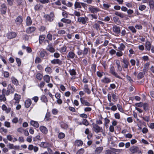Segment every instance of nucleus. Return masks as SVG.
Instances as JSON below:
<instances>
[{"mask_svg": "<svg viewBox=\"0 0 154 154\" xmlns=\"http://www.w3.org/2000/svg\"><path fill=\"white\" fill-rule=\"evenodd\" d=\"M130 151L132 153H137L139 154H141L142 152L139 148L136 146H133L129 149Z\"/></svg>", "mask_w": 154, "mask_h": 154, "instance_id": "nucleus-1", "label": "nucleus"}, {"mask_svg": "<svg viewBox=\"0 0 154 154\" xmlns=\"http://www.w3.org/2000/svg\"><path fill=\"white\" fill-rule=\"evenodd\" d=\"M44 17L46 21L51 22L54 20V13L51 12L49 14H46L44 15Z\"/></svg>", "mask_w": 154, "mask_h": 154, "instance_id": "nucleus-2", "label": "nucleus"}, {"mask_svg": "<svg viewBox=\"0 0 154 154\" xmlns=\"http://www.w3.org/2000/svg\"><path fill=\"white\" fill-rule=\"evenodd\" d=\"M14 88H13L11 85L9 84L8 86L7 91L6 90L5 94L6 95L8 96L11 93H14Z\"/></svg>", "mask_w": 154, "mask_h": 154, "instance_id": "nucleus-3", "label": "nucleus"}, {"mask_svg": "<svg viewBox=\"0 0 154 154\" xmlns=\"http://www.w3.org/2000/svg\"><path fill=\"white\" fill-rule=\"evenodd\" d=\"M88 9L91 13H96L100 11V10L99 8L91 5L89 6Z\"/></svg>", "mask_w": 154, "mask_h": 154, "instance_id": "nucleus-4", "label": "nucleus"}, {"mask_svg": "<svg viewBox=\"0 0 154 154\" xmlns=\"http://www.w3.org/2000/svg\"><path fill=\"white\" fill-rule=\"evenodd\" d=\"M88 20V18L86 17H79L78 18V21L83 24H85Z\"/></svg>", "mask_w": 154, "mask_h": 154, "instance_id": "nucleus-5", "label": "nucleus"}, {"mask_svg": "<svg viewBox=\"0 0 154 154\" xmlns=\"http://www.w3.org/2000/svg\"><path fill=\"white\" fill-rule=\"evenodd\" d=\"M118 152V149L111 148L110 149L106 150L105 152V154H116V152Z\"/></svg>", "mask_w": 154, "mask_h": 154, "instance_id": "nucleus-6", "label": "nucleus"}, {"mask_svg": "<svg viewBox=\"0 0 154 154\" xmlns=\"http://www.w3.org/2000/svg\"><path fill=\"white\" fill-rule=\"evenodd\" d=\"M110 72L115 77L119 79H122L121 77L115 71V69L113 66L111 67L110 68Z\"/></svg>", "mask_w": 154, "mask_h": 154, "instance_id": "nucleus-7", "label": "nucleus"}, {"mask_svg": "<svg viewBox=\"0 0 154 154\" xmlns=\"http://www.w3.org/2000/svg\"><path fill=\"white\" fill-rule=\"evenodd\" d=\"M93 128L94 131L97 133H98L100 132H101L103 131L102 128L99 126L97 124H94L93 125Z\"/></svg>", "mask_w": 154, "mask_h": 154, "instance_id": "nucleus-8", "label": "nucleus"}, {"mask_svg": "<svg viewBox=\"0 0 154 154\" xmlns=\"http://www.w3.org/2000/svg\"><path fill=\"white\" fill-rule=\"evenodd\" d=\"M6 91V89H3L2 91V94L0 95V102H5L6 100V98L5 96V92Z\"/></svg>", "mask_w": 154, "mask_h": 154, "instance_id": "nucleus-9", "label": "nucleus"}, {"mask_svg": "<svg viewBox=\"0 0 154 154\" xmlns=\"http://www.w3.org/2000/svg\"><path fill=\"white\" fill-rule=\"evenodd\" d=\"M28 149L30 151H32L33 150L34 152H36L38 151V148L36 146H34L33 145L30 144L28 146Z\"/></svg>", "mask_w": 154, "mask_h": 154, "instance_id": "nucleus-10", "label": "nucleus"}, {"mask_svg": "<svg viewBox=\"0 0 154 154\" xmlns=\"http://www.w3.org/2000/svg\"><path fill=\"white\" fill-rule=\"evenodd\" d=\"M17 36V34L14 32L9 33L7 35V37L8 38L11 39L15 38Z\"/></svg>", "mask_w": 154, "mask_h": 154, "instance_id": "nucleus-11", "label": "nucleus"}, {"mask_svg": "<svg viewBox=\"0 0 154 154\" xmlns=\"http://www.w3.org/2000/svg\"><path fill=\"white\" fill-rule=\"evenodd\" d=\"M2 109L3 110L5 111L7 113H9L11 110V108L10 107L7 108L6 106L3 104L2 105Z\"/></svg>", "mask_w": 154, "mask_h": 154, "instance_id": "nucleus-12", "label": "nucleus"}, {"mask_svg": "<svg viewBox=\"0 0 154 154\" xmlns=\"http://www.w3.org/2000/svg\"><path fill=\"white\" fill-rule=\"evenodd\" d=\"M75 53L72 51L69 52L67 56V57L68 60L70 59H73L75 57Z\"/></svg>", "mask_w": 154, "mask_h": 154, "instance_id": "nucleus-13", "label": "nucleus"}, {"mask_svg": "<svg viewBox=\"0 0 154 154\" xmlns=\"http://www.w3.org/2000/svg\"><path fill=\"white\" fill-rule=\"evenodd\" d=\"M35 30V28L34 27H30L26 29V32L28 34H30L34 31Z\"/></svg>", "mask_w": 154, "mask_h": 154, "instance_id": "nucleus-14", "label": "nucleus"}, {"mask_svg": "<svg viewBox=\"0 0 154 154\" xmlns=\"http://www.w3.org/2000/svg\"><path fill=\"white\" fill-rule=\"evenodd\" d=\"M39 129L44 134H46L48 133V129L43 126H41L40 127Z\"/></svg>", "mask_w": 154, "mask_h": 154, "instance_id": "nucleus-15", "label": "nucleus"}, {"mask_svg": "<svg viewBox=\"0 0 154 154\" xmlns=\"http://www.w3.org/2000/svg\"><path fill=\"white\" fill-rule=\"evenodd\" d=\"M113 30L116 34H119L120 32V29L119 27L116 26H114L113 27Z\"/></svg>", "mask_w": 154, "mask_h": 154, "instance_id": "nucleus-16", "label": "nucleus"}, {"mask_svg": "<svg viewBox=\"0 0 154 154\" xmlns=\"http://www.w3.org/2000/svg\"><path fill=\"white\" fill-rule=\"evenodd\" d=\"M122 62L124 64V65L123 66V69H124V68H127L128 67V65L129 64L128 60L126 59H123V60Z\"/></svg>", "mask_w": 154, "mask_h": 154, "instance_id": "nucleus-17", "label": "nucleus"}, {"mask_svg": "<svg viewBox=\"0 0 154 154\" xmlns=\"http://www.w3.org/2000/svg\"><path fill=\"white\" fill-rule=\"evenodd\" d=\"M80 100L81 103L82 104L87 106H89L90 105V103L87 101L84 100L82 97L80 98Z\"/></svg>", "mask_w": 154, "mask_h": 154, "instance_id": "nucleus-18", "label": "nucleus"}, {"mask_svg": "<svg viewBox=\"0 0 154 154\" xmlns=\"http://www.w3.org/2000/svg\"><path fill=\"white\" fill-rule=\"evenodd\" d=\"M32 103V101L30 99H29L26 100L25 103V105L26 107L29 108L31 105Z\"/></svg>", "mask_w": 154, "mask_h": 154, "instance_id": "nucleus-19", "label": "nucleus"}, {"mask_svg": "<svg viewBox=\"0 0 154 154\" xmlns=\"http://www.w3.org/2000/svg\"><path fill=\"white\" fill-rule=\"evenodd\" d=\"M103 146L99 147L97 148L95 150V153L96 154H99L100 153L103 149Z\"/></svg>", "mask_w": 154, "mask_h": 154, "instance_id": "nucleus-20", "label": "nucleus"}, {"mask_svg": "<svg viewBox=\"0 0 154 154\" xmlns=\"http://www.w3.org/2000/svg\"><path fill=\"white\" fill-rule=\"evenodd\" d=\"M101 81L103 83L108 84L111 82V80L108 78L105 77L101 79Z\"/></svg>", "mask_w": 154, "mask_h": 154, "instance_id": "nucleus-21", "label": "nucleus"}, {"mask_svg": "<svg viewBox=\"0 0 154 154\" xmlns=\"http://www.w3.org/2000/svg\"><path fill=\"white\" fill-rule=\"evenodd\" d=\"M51 63L53 64H58L60 65L62 63V61L58 59H54L51 60Z\"/></svg>", "mask_w": 154, "mask_h": 154, "instance_id": "nucleus-22", "label": "nucleus"}, {"mask_svg": "<svg viewBox=\"0 0 154 154\" xmlns=\"http://www.w3.org/2000/svg\"><path fill=\"white\" fill-rule=\"evenodd\" d=\"M20 98V96L17 94H15L14 98V100L16 101L15 103H18Z\"/></svg>", "mask_w": 154, "mask_h": 154, "instance_id": "nucleus-23", "label": "nucleus"}, {"mask_svg": "<svg viewBox=\"0 0 154 154\" xmlns=\"http://www.w3.org/2000/svg\"><path fill=\"white\" fill-rule=\"evenodd\" d=\"M8 148L10 149H19L18 146H15L13 144L9 143L8 145Z\"/></svg>", "mask_w": 154, "mask_h": 154, "instance_id": "nucleus-24", "label": "nucleus"}, {"mask_svg": "<svg viewBox=\"0 0 154 154\" xmlns=\"http://www.w3.org/2000/svg\"><path fill=\"white\" fill-rule=\"evenodd\" d=\"M30 124L35 128H38L39 126V125L37 122L33 120L31 121Z\"/></svg>", "mask_w": 154, "mask_h": 154, "instance_id": "nucleus-25", "label": "nucleus"}, {"mask_svg": "<svg viewBox=\"0 0 154 154\" xmlns=\"http://www.w3.org/2000/svg\"><path fill=\"white\" fill-rule=\"evenodd\" d=\"M32 20L31 18L28 16L26 19V24L28 26H30L32 23Z\"/></svg>", "mask_w": 154, "mask_h": 154, "instance_id": "nucleus-26", "label": "nucleus"}, {"mask_svg": "<svg viewBox=\"0 0 154 154\" xmlns=\"http://www.w3.org/2000/svg\"><path fill=\"white\" fill-rule=\"evenodd\" d=\"M84 91L85 92L87 93L88 94H89L91 93V91L88 88L87 85H85L84 87Z\"/></svg>", "mask_w": 154, "mask_h": 154, "instance_id": "nucleus-27", "label": "nucleus"}, {"mask_svg": "<svg viewBox=\"0 0 154 154\" xmlns=\"http://www.w3.org/2000/svg\"><path fill=\"white\" fill-rule=\"evenodd\" d=\"M22 17L20 16L17 17L15 20V22L17 24H20L22 22Z\"/></svg>", "mask_w": 154, "mask_h": 154, "instance_id": "nucleus-28", "label": "nucleus"}, {"mask_svg": "<svg viewBox=\"0 0 154 154\" xmlns=\"http://www.w3.org/2000/svg\"><path fill=\"white\" fill-rule=\"evenodd\" d=\"M47 49L51 53H53L54 52V49L53 48L52 45L49 44L47 47Z\"/></svg>", "mask_w": 154, "mask_h": 154, "instance_id": "nucleus-29", "label": "nucleus"}, {"mask_svg": "<svg viewBox=\"0 0 154 154\" xmlns=\"http://www.w3.org/2000/svg\"><path fill=\"white\" fill-rule=\"evenodd\" d=\"M89 51V48H85L82 51L83 56H85L87 55Z\"/></svg>", "mask_w": 154, "mask_h": 154, "instance_id": "nucleus-30", "label": "nucleus"}, {"mask_svg": "<svg viewBox=\"0 0 154 154\" xmlns=\"http://www.w3.org/2000/svg\"><path fill=\"white\" fill-rule=\"evenodd\" d=\"M43 79L44 81L47 83H49L50 81V77L48 75H45L43 77Z\"/></svg>", "mask_w": 154, "mask_h": 154, "instance_id": "nucleus-31", "label": "nucleus"}, {"mask_svg": "<svg viewBox=\"0 0 154 154\" xmlns=\"http://www.w3.org/2000/svg\"><path fill=\"white\" fill-rule=\"evenodd\" d=\"M12 82L13 84L16 85L18 84V82L17 80L14 77H12L11 78Z\"/></svg>", "mask_w": 154, "mask_h": 154, "instance_id": "nucleus-32", "label": "nucleus"}, {"mask_svg": "<svg viewBox=\"0 0 154 154\" xmlns=\"http://www.w3.org/2000/svg\"><path fill=\"white\" fill-rule=\"evenodd\" d=\"M61 21L64 23L67 24H70L71 23V20L63 18L61 19Z\"/></svg>", "mask_w": 154, "mask_h": 154, "instance_id": "nucleus-33", "label": "nucleus"}, {"mask_svg": "<svg viewBox=\"0 0 154 154\" xmlns=\"http://www.w3.org/2000/svg\"><path fill=\"white\" fill-rule=\"evenodd\" d=\"M81 8V3L77 2H75L74 3V8L75 9H76L77 8Z\"/></svg>", "mask_w": 154, "mask_h": 154, "instance_id": "nucleus-34", "label": "nucleus"}, {"mask_svg": "<svg viewBox=\"0 0 154 154\" xmlns=\"http://www.w3.org/2000/svg\"><path fill=\"white\" fill-rule=\"evenodd\" d=\"M45 71L46 72L49 74L51 73L52 72V69L49 66H47L45 68Z\"/></svg>", "mask_w": 154, "mask_h": 154, "instance_id": "nucleus-35", "label": "nucleus"}, {"mask_svg": "<svg viewBox=\"0 0 154 154\" xmlns=\"http://www.w3.org/2000/svg\"><path fill=\"white\" fill-rule=\"evenodd\" d=\"M151 47V43L149 42H146V45H145V47L146 49L149 51L150 50V49Z\"/></svg>", "mask_w": 154, "mask_h": 154, "instance_id": "nucleus-36", "label": "nucleus"}, {"mask_svg": "<svg viewBox=\"0 0 154 154\" xmlns=\"http://www.w3.org/2000/svg\"><path fill=\"white\" fill-rule=\"evenodd\" d=\"M75 145L77 146H80L83 144V142L81 140H77L75 142Z\"/></svg>", "mask_w": 154, "mask_h": 154, "instance_id": "nucleus-37", "label": "nucleus"}, {"mask_svg": "<svg viewBox=\"0 0 154 154\" xmlns=\"http://www.w3.org/2000/svg\"><path fill=\"white\" fill-rule=\"evenodd\" d=\"M60 126L62 128L64 129H66L68 127L67 125L63 122L60 123Z\"/></svg>", "mask_w": 154, "mask_h": 154, "instance_id": "nucleus-38", "label": "nucleus"}, {"mask_svg": "<svg viewBox=\"0 0 154 154\" xmlns=\"http://www.w3.org/2000/svg\"><path fill=\"white\" fill-rule=\"evenodd\" d=\"M125 48V46L123 43H121L119 45V47H118V49L119 50L122 51L124 50Z\"/></svg>", "mask_w": 154, "mask_h": 154, "instance_id": "nucleus-39", "label": "nucleus"}, {"mask_svg": "<svg viewBox=\"0 0 154 154\" xmlns=\"http://www.w3.org/2000/svg\"><path fill=\"white\" fill-rule=\"evenodd\" d=\"M42 60L38 57H36L35 60V63H41L42 62Z\"/></svg>", "mask_w": 154, "mask_h": 154, "instance_id": "nucleus-40", "label": "nucleus"}, {"mask_svg": "<svg viewBox=\"0 0 154 154\" xmlns=\"http://www.w3.org/2000/svg\"><path fill=\"white\" fill-rule=\"evenodd\" d=\"M69 72L71 75H75L76 74L75 70L73 69H70Z\"/></svg>", "mask_w": 154, "mask_h": 154, "instance_id": "nucleus-41", "label": "nucleus"}, {"mask_svg": "<svg viewBox=\"0 0 154 154\" xmlns=\"http://www.w3.org/2000/svg\"><path fill=\"white\" fill-rule=\"evenodd\" d=\"M45 38V35H40L39 37V42L41 44L44 40Z\"/></svg>", "mask_w": 154, "mask_h": 154, "instance_id": "nucleus-42", "label": "nucleus"}, {"mask_svg": "<svg viewBox=\"0 0 154 154\" xmlns=\"http://www.w3.org/2000/svg\"><path fill=\"white\" fill-rule=\"evenodd\" d=\"M36 77L37 79L40 80L42 79L43 77V75L41 74L38 73L36 74Z\"/></svg>", "mask_w": 154, "mask_h": 154, "instance_id": "nucleus-43", "label": "nucleus"}, {"mask_svg": "<svg viewBox=\"0 0 154 154\" xmlns=\"http://www.w3.org/2000/svg\"><path fill=\"white\" fill-rule=\"evenodd\" d=\"M94 28L96 29L97 30H99L100 29L99 25L97 23H95L93 26Z\"/></svg>", "mask_w": 154, "mask_h": 154, "instance_id": "nucleus-44", "label": "nucleus"}, {"mask_svg": "<svg viewBox=\"0 0 154 154\" xmlns=\"http://www.w3.org/2000/svg\"><path fill=\"white\" fill-rule=\"evenodd\" d=\"M8 132V130L6 129H5L4 127H2L0 128V132H4L6 134Z\"/></svg>", "mask_w": 154, "mask_h": 154, "instance_id": "nucleus-45", "label": "nucleus"}, {"mask_svg": "<svg viewBox=\"0 0 154 154\" xmlns=\"http://www.w3.org/2000/svg\"><path fill=\"white\" fill-rule=\"evenodd\" d=\"M65 135L63 133H60L58 135V137L60 139H62L64 137Z\"/></svg>", "mask_w": 154, "mask_h": 154, "instance_id": "nucleus-46", "label": "nucleus"}, {"mask_svg": "<svg viewBox=\"0 0 154 154\" xmlns=\"http://www.w3.org/2000/svg\"><path fill=\"white\" fill-rule=\"evenodd\" d=\"M146 8V6L144 5H140L139 7V10L142 11L144 10Z\"/></svg>", "mask_w": 154, "mask_h": 154, "instance_id": "nucleus-47", "label": "nucleus"}, {"mask_svg": "<svg viewBox=\"0 0 154 154\" xmlns=\"http://www.w3.org/2000/svg\"><path fill=\"white\" fill-rule=\"evenodd\" d=\"M67 49V47L66 46H64L62 47L60 50V51L61 53H63L65 52Z\"/></svg>", "mask_w": 154, "mask_h": 154, "instance_id": "nucleus-48", "label": "nucleus"}, {"mask_svg": "<svg viewBox=\"0 0 154 154\" xmlns=\"http://www.w3.org/2000/svg\"><path fill=\"white\" fill-rule=\"evenodd\" d=\"M128 28L133 33H135L136 32V30L135 28L133 26H130L128 27Z\"/></svg>", "mask_w": 154, "mask_h": 154, "instance_id": "nucleus-49", "label": "nucleus"}, {"mask_svg": "<svg viewBox=\"0 0 154 154\" xmlns=\"http://www.w3.org/2000/svg\"><path fill=\"white\" fill-rule=\"evenodd\" d=\"M41 146L44 148H46L48 146V144L47 143L45 142H42L41 144Z\"/></svg>", "mask_w": 154, "mask_h": 154, "instance_id": "nucleus-50", "label": "nucleus"}, {"mask_svg": "<svg viewBox=\"0 0 154 154\" xmlns=\"http://www.w3.org/2000/svg\"><path fill=\"white\" fill-rule=\"evenodd\" d=\"M149 4L151 8L154 7V1L153 0H151L149 1Z\"/></svg>", "mask_w": 154, "mask_h": 154, "instance_id": "nucleus-51", "label": "nucleus"}, {"mask_svg": "<svg viewBox=\"0 0 154 154\" xmlns=\"http://www.w3.org/2000/svg\"><path fill=\"white\" fill-rule=\"evenodd\" d=\"M115 14L121 18H123L124 17V15L123 14H122L120 12H116L115 13Z\"/></svg>", "mask_w": 154, "mask_h": 154, "instance_id": "nucleus-52", "label": "nucleus"}, {"mask_svg": "<svg viewBox=\"0 0 154 154\" xmlns=\"http://www.w3.org/2000/svg\"><path fill=\"white\" fill-rule=\"evenodd\" d=\"M144 75L143 72H139L137 75V78L138 79H140L143 77Z\"/></svg>", "mask_w": 154, "mask_h": 154, "instance_id": "nucleus-53", "label": "nucleus"}, {"mask_svg": "<svg viewBox=\"0 0 154 154\" xmlns=\"http://www.w3.org/2000/svg\"><path fill=\"white\" fill-rule=\"evenodd\" d=\"M89 16L91 17L92 20L93 19H96L97 18V16L94 14H90L89 15Z\"/></svg>", "mask_w": 154, "mask_h": 154, "instance_id": "nucleus-54", "label": "nucleus"}, {"mask_svg": "<svg viewBox=\"0 0 154 154\" xmlns=\"http://www.w3.org/2000/svg\"><path fill=\"white\" fill-rule=\"evenodd\" d=\"M41 100L42 101L46 102L47 101V99L45 95H43L42 96L41 98Z\"/></svg>", "mask_w": 154, "mask_h": 154, "instance_id": "nucleus-55", "label": "nucleus"}, {"mask_svg": "<svg viewBox=\"0 0 154 154\" xmlns=\"http://www.w3.org/2000/svg\"><path fill=\"white\" fill-rule=\"evenodd\" d=\"M112 97L114 101L117 100L118 99V96L113 93L112 94Z\"/></svg>", "mask_w": 154, "mask_h": 154, "instance_id": "nucleus-56", "label": "nucleus"}, {"mask_svg": "<svg viewBox=\"0 0 154 154\" xmlns=\"http://www.w3.org/2000/svg\"><path fill=\"white\" fill-rule=\"evenodd\" d=\"M84 152V149L82 148H81L77 152L76 154H83Z\"/></svg>", "mask_w": 154, "mask_h": 154, "instance_id": "nucleus-57", "label": "nucleus"}, {"mask_svg": "<svg viewBox=\"0 0 154 154\" xmlns=\"http://www.w3.org/2000/svg\"><path fill=\"white\" fill-rule=\"evenodd\" d=\"M116 55L118 57H120L122 56L123 53L121 51H117L116 53Z\"/></svg>", "mask_w": 154, "mask_h": 154, "instance_id": "nucleus-58", "label": "nucleus"}, {"mask_svg": "<svg viewBox=\"0 0 154 154\" xmlns=\"http://www.w3.org/2000/svg\"><path fill=\"white\" fill-rule=\"evenodd\" d=\"M16 61L17 63L18 66H20L21 64V61L20 59L18 58H16Z\"/></svg>", "mask_w": 154, "mask_h": 154, "instance_id": "nucleus-59", "label": "nucleus"}, {"mask_svg": "<svg viewBox=\"0 0 154 154\" xmlns=\"http://www.w3.org/2000/svg\"><path fill=\"white\" fill-rule=\"evenodd\" d=\"M143 119L146 122H148L149 121L150 118L149 116H146L142 117Z\"/></svg>", "mask_w": 154, "mask_h": 154, "instance_id": "nucleus-60", "label": "nucleus"}, {"mask_svg": "<svg viewBox=\"0 0 154 154\" xmlns=\"http://www.w3.org/2000/svg\"><path fill=\"white\" fill-rule=\"evenodd\" d=\"M66 33V31L64 30H60L58 32V33L60 35H63Z\"/></svg>", "mask_w": 154, "mask_h": 154, "instance_id": "nucleus-61", "label": "nucleus"}, {"mask_svg": "<svg viewBox=\"0 0 154 154\" xmlns=\"http://www.w3.org/2000/svg\"><path fill=\"white\" fill-rule=\"evenodd\" d=\"M46 53V52L45 51H41V52L40 53V55L41 57H44L45 55V54Z\"/></svg>", "mask_w": 154, "mask_h": 154, "instance_id": "nucleus-62", "label": "nucleus"}, {"mask_svg": "<svg viewBox=\"0 0 154 154\" xmlns=\"http://www.w3.org/2000/svg\"><path fill=\"white\" fill-rule=\"evenodd\" d=\"M26 140L27 142L31 143L32 141V136H31L28 137L26 139Z\"/></svg>", "mask_w": 154, "mask_h": 154, "instance_id": "nucleus-63", "label": "nucleus"}, {"mask_svg": "<svg viewBox=\"0 0 154 154\" xmlns=\"http://www.w3.org/2000/svg\"><path fill=\"white\" fill-rule=\"evenodd\" d=\"M52 113L54 115H56L58 112V110L56 109H53L52 111Z\"/></svg>", "mask_w": 154, "mask_h": 154, "instance_id": "nucleus-64", "label": "nucleus"}]
</instances>
